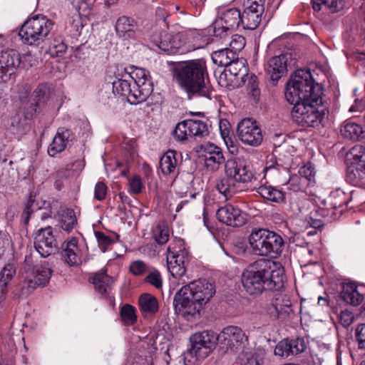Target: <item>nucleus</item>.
Segmentation results:
<instances>
[{
  "label": "nucleus",
  "mask_w": 365,
  "mask_h": 365,
  "mask_svg": "<svg viewBox=\"0 0 365 365\" xmlns=\"http://www.w3.org/2000/svg\"><path fill=\"white\" fill-rule=\"evenodd\" d=\"M241 282L251 296H258L265 290L280 291L284 287V269L273 260L260 259L242 272Z\"/></svg>",
  "instance_id": "f257e3e1"
},
{
  "label": "nucleus",
  "mask_w": 365,
  "mask_h": 365,
  "mask_svg": "<svg viewBox=\"0 0 365 365\" xmlns=\"http://www.w3.org/2000/svg\"><path fill=\"white\" fill-rule=\"evenodd\" d=\"M215 294V285L206 279L190 282L175 293L173 298L175 312L187 321L195 319Z\"/></svg>",
  "instance_id": "f03ea898"
},
{
  "label": "nucleus",
  "mask_w": 365,
  "mask_h": 365,
  "mask_svg": "<svg viewBox=\"0 0 365 365\" xmlns=\"http://www.w3.org/2000/svg\"><path fill=\"white\" fill-rule=\"evenodd\" d=\"M130 71L113 82V92L125 97L129 103L137 105L143 103L153 91V83L150 72L143 68L132 66Z\"/></svg>",
  "instance_id": "7ed1b4c3"
},
{
  "label": "nucleus",
  "mask_w": 365,
  "mask_h": 365,
  "mask_svg": "<svg viewBox=\"0 0 365 365\" xmlns=\"http://www.w3.org/2000/svg\"><path fill=\"white\" fill-rule=\"evenodd\" d=\"M173 77L189 96L209 97L210 91L205 82L208 72L206 61L203 58L179 63L173 68Z\"/></svg>",
  "instance_id": "20e7f679"
},
{
  "label": "nucleus",
  "mask_w": 365,
  "mask_h": 365,
  "mask_svg": "<svg viewBox=\"0 0 365 365\" xmlns=\"http://www.w3.org/2000/svg\"><path fill=\"white\" fill-rule=\"evenodd\" d=\"M309 99L295 103L292 110L294 120L302 126L315 127L328 115V106L323 92Z\"/></svg>",
  "instance_id": "39448f33"
},
{
  "label": "nucleus",
  "mask_w": 365,
  "mask_h": 365,
  "mask_svg": "<svg viewBox=\"0 0 365 365\" xmlns=\"http://www.w3.org/2000/svg\"><path fill=\"white\" fill-rule=\"evenodd\" d=\"M323 92L321 86L313 81L308 70H297L287 84L284 96L289 103L314 98V95Z\"/></svg>",
  "instance_id": "423d86ee"
},
{
  "label": "nucleus",
  "mask_w": 365,
  "mask_h": 365,
  "mask_svg": "<svg viewBox=\"0 0 365 365\" xmlns=\"http://www.w3.org/2000/svg\"><path fill=\"white\" fill-rule=\"evenodd\" d=\"M249 244L254 255L277 258L282 253L284 240L274 232L259 228L252 231Z\"/></svg>",
  "instance_id": "0eeeda50"
},
{
  "label": "nucleus",
  "mask_w": 365,
  "mask_h": 365,
  "mask_svg": "<svg viewBox=\"0 0 365 365\" xmlns=\"http://www.w3.org/2000/svg\"><path fill=\"white\" fill-rule=\"evenodd\" d=\"M190 341L191 346L183 355L185 365H195L205 359L215 349L219 336L212 330H204L192 334Z\"/></svg>",
  "instance_id": "6e6552de"
},
{
  "label": "nucleus",
  "mask_w": 365,
  "mask_h": 365,
  "mask_svg": "<svg viewBox=\"0 0 365 365\" xmlns=\"http://www.w3.org/2000/svg\"><path fill=\"white\" fill-rule=\"evenodd\" d=\"M52 272L51 269L45 263L36 264L32 269H26L22 276V279L15 288V295L26 298L33 293L37 287L46 286L49 282Z\"/></svg>",
  "instance_id": "1a4fd4ad"
},
{
  "label": "nucleus",
  "mask_w": 365,
  "mask_h": 365,
  "mask_svg": "<svg viewBox=\"0 0 365 365\" xmlns=\"http://www.w3.org/2000/svg\"><path fill=\"white\" fill-rule=\"evenodd\" d=\"M53 26V21L47 17L43 15H36L24 22L19 34L25 43L32 45L43 41Z\"/></svg>",
  "instance_id": "9d476101"
},
{
  "label": "nucleus",
  "mask_w": 365,
  "mask_h": 365,
  "mask_svg": "<svg viewBox=\"0 0 365 365\" xmlns=\"http://www.w3.org/2000/svg\"><path fill=\"white\" fill-rule=\"evenodd\" d=\"M190 252L181 238L175 237L167 248V267L171 275L182 277L186 272L185 263L190 260Z\"/></svg>",
  "instance_id": "9b49d317"
},
{
  "label": "nucleus",
  "mask_w": 365,
  "mask_h": 365,
  "mask_svg": "<svg viewBox=\"0 0 365 365\" xmlns=\"http://www.w3.org/2000/svg\"><path fill=\"white\" fill-rule=\"evenodd\" d=\"M347 158L350 164L346 170V180L356 186L365 183V147L354 146Z\"/></svg>",
  "instance_id": "f8f14e48"
},
{
  "label": "nucleus",
  "mask_w": 365,
  "mask_h": 365,
  "mask_svg": "<svg viewBox=\"0 0 365 365\" xmlns=\"http://www.w3.org/2000/svg\"><path fill=\"white\" fill-rule=\"evenodd\" d=\"M208 133V128L205 122L200 120L187 119L176 125L173 136L175 140L184 143L189 138H202Z\"/></svg>",
  "instance_id": "ddd939ff"
},
{
  "label": "nucleus",
  "mask_w": 365,
  "mask_h": 365,
  "mask_svg": "<svg viewBox=\"0 0 365 365\" xmlns=\"http://www.w3.org/2000/svg\"><path fill=\"white\" fill-rule=\"evenodd\" d=\"M242 24L241 13L236 8L224 11L212 24L213 34L223 37L228 32L237 29Z\"/></svg>",
  "instance_id": "4468645a"
},
{
  "label": "nucleus",
  "mask_w": 365,
  "mask_h": 365,
  "mask_svg": "<svg viewBox=\"0 0 365 365\" xmlns=\"http://www.w3.org/2000/svg\"><path fill=\"white\" fill-rule=\"evenodd\" d=\"M241 14L242 25L245 29L254 30L258 27L264 11V0H245Z\"/></svg>",
  "instance_id": "2eb2a0df"
},
{
  "label": "nucleus",
  "mask_w": 365,
  "mask_h": 365,
  "mask_svg": "<svg viewBox=\"0 0 365 365\" xmlns=\"http://www.w3.org/2000/svg\"><path fill=\"white\" fill-rule=\"evenodd\" d=\"M237 134L242 143L253 147L259 145L263 140L261 128L252 118H244L239 122Z\"/></svg>",
  "instance_id": "dca6fc26"
},
{
  "label": "nucleus",
  "mask_w": 365,
  "mask_h": 365,
  "mask_svg": "<svg viewBox=\"0 0 365 365\" xmlns=\"http://www.w3.org/2000/svg\"><path fill=\"white\" fill-rule=\"evenodd\" d=\"M219 342L227 349L236 351L244 347L248 342L245 332L239 327L228 326L218 334Z\"/></svg>",
  "instance_id": "f3484780"
},
{
  "label": "nucleus",
  "mask_w": 365,
  "mask_h": 365,
  "mask_svg": "<svg viewBox=\"0 0 365 365\" xmlns=\"http://www.w3.org/2000/svg\"><path fill=\"white\" fill-rule=\"evenodd\" d=\"M225 174L237 183H247L255 178L250 167L244 161L236 158H230L226 160Z\"/></svg>",
  "instance_id": "a211bd4d"
},
{
  "label": "nucleus",
  "mask_w": 365,
  "mask_h": 365,
  "mask_svg": "<svg viewBox=\"0 0 365 365\" xmlns=\"http://www.w3.org/2000/svg\"><path fill=\"white\" fill-rule=\"evenodd\" d=\"M349 196L341 189H336L322 202V206L317 210L323 217L333 218L336 216L335 210L347 205Z\"/></svg>",
  "instance_id": "6ab92c4d"
},
{
  "label": "nucleus",
  "mask_w": 365,
  "mask_h": 365,
  "mask_svg": "<svg viewBox=\"0 0 365 365\" xmlns=\"http://www.w3.org/2000/svg\"><path fill=\"white\" fill-rule=\"evenodd\" d=\"M34 247L42 257L51 255L57 247L52 227L48 226L39 229L34 237Z\"/></svg>",
  "instance_id": "aec40b11"
},
{
  "label": "nucleus",
  "mask_w": 365,
  "mask_h": 365,
  "mask_svg": "<svg viewBox=\"0 0 365 365\" xmlns=\"http://www.w3.org/2000/svg\"><path fill=\"white\" fill-rule=\"evenodd\" d=\"M204 152L205 168L210 172H217L222 164H225V158L222 148L211 143L201 145Z\"/></svg>",
  "instance_id": "412c9836"
},
{
  "label": "nucleus",
  "mask_w": 365,
  "mask_h": 365,
  "mask_svg": "<svg viewBox=\"0 0 365 365\" xmlns=\"http://www.w3.org/2000/svg\"><path fill=\"white\" fill-rule=\"evenodd\" d=\"M153 41L161 51L168 55L182 53V51H180L182 42L178 34L173 35L163 31L158 36H153Z\"/></svg>",
  "instance_id": "4be33fe9"
},
{
  "label": "nucleus",
  "mask_w": 365,
  "mask_h": 365,
  "mask_svg": "<svg viewBox=\"0 0 365 365\" xmlns=\"http://www.w3.org/2000/svg\"><path fill=\"white\" fill-rule=\"evenodd\" d=\"M365 295V286L355 282H345L341 284L340 296L341 299L354 307L361 304Z\"/></svg>",
  "instance_id": "5701e85b"
},
{
  "label": "nucleus",
  "mask_w": 365,
  "mask_h": 365,
  "mask_svg": "<svg viewBox=\"0 0 365 365\" xmlns=\"http://www.w3.org/2000/svg\"><path fill=\"white\" fill-rule=\"evenodd\" d=\"M216 215L219 221L229 226L241 227L246 222L245 214L238 207L230 204L220 207Z\"/></svg>",
  "instance_id": "b1692460"
},
{
  "label": "nucleus",
  "mask_w": 365,
  "mask_h": 365,
  "mask_svg": "<svg viewBox=\"0 0 365 365\" xmlns=\"http://www.w3.org/2000/svg\"><path fill=\"white\" fill-rule=\"evenodd\" d=\"M19 52L9 49L0 53V80L4 81L9 79L10 76L19 67Z\"/></svg>",
  "instance_id": "393cba45"
},
{
  "label": "nucleus",
  "mask_w": 365,
  "mask_h": 365,
  "mask_svg": "<svg viewBox=\"0 0 365 365\" xmlns=\"http://www.w3.org/2000/svg\"><path fill=\"white\" fill-rule=\"evenodd\" d=\"M305 349L306 344L303 339H284L277 344L274 353L276 356L286 358L291 355L300 354Z\"/></svg>",
  "instance_id": "a878e982"
},
{
  "label": "nucleus",
  "mask_w": 365,
  "mask_h": 365,
  "mask_svg": "<svg viewBox=\"0 0 365 365\" xmlns=\"http://www.w3.org/2000/svg\"><path fill=\"white\" fill-rule=\"evenodd\" d=\"M289 56L288 53H282L268 61L266 71L273 82H277L286 73Z\"/></svg>",
  "instance_id": "bb28decb"
},
{
  "label": "nucleus",
  "mask_w": 365,
  "mask_h": 365,
  "mask_svg": "<svg viewBox=\"0 0 365 365\" xmlns=\"http://www.w3.org/2000/svg\"><path fill=\"white\" fill-rule=\"evenodd\" d=\"M71 139L72 132L70 130L64 128H58L51 143L48 146V155L54 157L58 153L63 152Z\"/></svg>",
  "instance_id": "cd10ccee"
},
{
  "label": "nucleus",
  "mask_w": 365,
  "mask_h": 365,
  "mask_svg": "<svg viewBox=\"0 0 365 365\" xmlns=\"http://www.w3.org/2000/svg\"><path fill=\"white\" fill-rule=\"evenodd\" d=\"M137 29L136 21L133 18L126 16L119 17L115 24V31L117 35L125 39L135 38Z\"/></svg>",
  "instance_id": "c85d7f7f"
},
{
  "label": "nucleus",
  "mask_w": 365,
  "mask_h": 365,
  "mask_svg": "<svg viewBox=\"0 0 365 365\" xmlns=\"http://www.w3.org/2000/svg\"><path fill=\"white\" fill-rule=\"evenodd\" d=\"M212 59L218 66L228 67L230 72H233L232 66H242V62L238 61L237 56H235V53L227 48L214 51L212 53Z\"/></svg>",
  "instance_id": "c756f323"
},
{
  "label": "nucleus",
  "mask_w": 365,
  "mask_h": 365,
  "mask_svg": "<svg viewBox=\"0 0 365 365\" xmlns=\"http://www.w3.org/2000/svg\"><path fill=\"white\" fill-rule=\"evenodd\" d=\"M179 165L178 154L175 150H170L167 151L160 160V168L165 175L177 174Z\"/></svg>",
  "instance_id": "7c9ffc66"
},
{
  "label": "nucleus",
  "mask_w": 365,
  "mask_h": 365,
  "mask_svg": "<svg viewBox=\"0 0 365 365\" xmlns=\"http://www.w3.org/2000/svg\"><path fill=\"white\" fill-rule=\"evenodd\" d=\"M340 133L343 138L354 141L365 138V130L361 125L351 120H346L342 124Z\"/></svg>",
  "instance_id": "2f4dec72"
},
{
  "label": "nucleus",
  "mask_w": 365,
  "mask_h": 365,
  "mask_svg": "<svg viewBox=\"0 0 365 365\" xmlns=\"http://www.w3.org/2000/svg\"><path fill=\"white\" fill-rule=\"evenodd\" d=\"M16 274V267L12 264H6L0 272V304L6 299L8 284Z\"/></svg>",
  "instance_id": "473e14b6"
},
{
  "label": "nucleus",
  "mask_w": 365,
  "mask_h": 365,
  "mask_svg": "<svg viewBox=\"0 0 365 365\" xmlns=\"http://www.w3.org/2000/svg\"><path fill=\"white\" fill-rule=\"evenodd\" d=\"M92 282L94 284L96 290L101 296L106 297L109 295L113 279L107 274L106 270H101L99 272L96 273L92 278Z\"/></svg>",
  "instance_id": "72a5a7b5"
},
{
  "label": "nucleus",
  "mask_w": 365,
  "mask_h": 365,
  "mask_svg": "<svg viewBox=\"0 0 365 365\" xmlns=\"http://www.w3.org/2000/svg\"><path fill=\"white\" fill-rule=\"evenodd\" d=\"M77 244V240L73 238L63 245L62 257L69 266L78 265L81 262Z\"/></svg>",
  "instance_id": "f704fd0d"
},
{
  "label": "nucleus",
  "mask_w": 365,
  "mask_h": 365,
  "mask_svg": "<svg viewBox=\"0 0 365 365\" xmlns=\"http://www.w3.org/2000/svg\"><path fill=\"white\" fill-rule=\"evenodd\" d=\"M257 192L264 199L277 203L284 201L285 192L269 185H263L257 188Z\"/></svg>",
  "instance_id": "c9c22d12"
},
{
  "label": "nucleus",
  "mask_w": 365,
  "mask_h": 365,
  "mask_svg": "<svg viewBox=\"0 0 365 365\" xmlns=\"http://www.w3.org/2000/svg\"><path fill=\"white\" fill-rule=\"evenodd\" d=\"M264 356L265 353L262 349L242 351L238 356V364L240 365H262Z\"/></svg>",
  "instance_id": "e433bc0d"
},
{
  "label": "nucleus",
  "mask_w": 365,
  "mask_h": 365,
  "mask_svg": "<svg viewBox=\"0 0 365 365\" xmlns=\"http://www.w3.org/2000/svg\"><path fill=\"white\" fill-rule=\"evenodd\" d=\"M216 188L227 200L231 199L239 192L237 183L227 176L217 181Z\"/></svg>",
  "instance_id": "4c0bfd02"
},
{
  "label": "nucleus",
  "mask_w": 365,
  "mask_h": 365,
  "mask_svg": "<svg viewBox=\"0 0 365 365\" xmlns=\"http://www.w3.org/2000/svg\"><path fill=\"white\" fill-rule=\"evenodd\" d=\"M139 307L143 313L153 314L158 310V302L151 294H143L139 297Z\"/></svg>",
  "instance_id": "58836bf2"
},
{
  "label": "nucleus",
  "mask_w": 365,
  "mask_h": 365,
  "mask_svg": "<svg viewBox=\"0 0 365 365\" xmlns=\"http://www.w3.org/2000/svg\"><path fill=\"white\" fill-rule=\"evenodd\" d=\"M314 11H320L322 6L330 9L333 12L342 9L344 6L343 0H312Z\"/></svg>",
  "instance_id": "ea45409f"
},
{
  "label": "nucleus",
  "mask_w": 365,
  "mask_h": 365,
  "mask_svg": "<svg viewBox=\"0 0 365 365\" xmlns=\"http://www.w3.org/2000/svg\"><path fill=\"white\" fill-rule=\"evenodd\" d=\"M120 316L124 324L130 326L137 321L135 309L132 305L126 304L123 305L120 311Z\"/></svg>",
  "instance_id": "a19ab883"
},
{
  "label": "nucleus",
  "mask_w": 365,
  "mask_h": 365,
  "mask_svg": "<svg viewBox=\"0 0 365 365\" xmlns=\"http://www.w3.org/2000/svg\"><path fill=\"white\" fill-rule=\"evenodd\" d=\"M291 304L289 301H286L284 304L279 303V299H275L272 306L268 309V314L274 318H279L283 313H288L290 310Z\"/></svg>",
  "instance_id": "79ce46f5"
},
{
  "label": "nucleus",
  "mask_w": 365,
  "mask_h": 365,
  "mask_svg": "<svg viewBox=\"0 0 365 365\" xmlns=\"http://www.w3.org/2000/svg\"><path fill=\"white\" fill-rule=\"evenodd\" d=\"M61 227L67 231L70 232L77 223V219L75 215V212L72 209H67L63 212L61 218Z\"/></svg>",
  "instance_id": "37998d69"
},
{
  "label": "nucleus",
  "mask_w": 365,
  "mask_h": 365,
  "mask_svg": "<svg viewBox=\"0 0 365 365\" xmlns=\"http://www.w3.org/2000/svg\"><path fill=\"white\" fill-rule=\"evenodd\" d=\"M67 50V45L62 37L59 36L53 39L49 51L52 56L61 57L65 54Z\"/></svg>",
  "instance_id": "c03bdc74"
},
{
  "label": "nucleus",
  "mask_w": 365,
  "mask_h": 365,
  "mask_svg": "<svg viewBox=\"0 0 365 365\" xmlns=\"http://www.w3.org/2000/svg\"><path fill=\"white\" fill-rule=\"evenodd\" d=\"M154 238L158 244L163 245L169 240V228L165 225H158L154 231Z\"/></svg>",
  "instance_id": "a18cd8bd"
},
{
  "label": "nucleus",
  "mask_w": 365,
  "mask_h": 365,
  "mask_svg": "<svg viewBox=\"0 0 365 365\" xmlns=\"http://www.w3.org/2000/svg\"><path fill=\"white\" fill-rule=\"evenodd\" d=\"M246 43L245 38L240 35H234L229 43V50L238 56V53L243 49Z\"/></svg>",
  "instance_id": "49530a36"
},
{
  "label": "nucleus",
  "mask_w": 365,
  "mask_h": 365,
  "mask_svg": "<svg viewBox=\"0 0 365 365\" xmlns=\"http://www.w3.org/2000/svg\"><path fill=\"white\" fill-rule=\"evenodd\" d=\"M306 185V182H304L303 179L299 176L295 175L291 177L284 185L286 186L287 189L294 192H297L302 191L304 189Z\"/></svg>",
  "instance_id": "de8ad7c7"
},
{
  "label": "nucleus",
  "mask_w": 365,
  "mask_h": 365,
  "mask_svg": "<svg viewBox=\"0 0 365 365\" xmlns=\"http://www.w3.org/2000/svg\"><path fill=\"white\" fill-rule=\"evenodd\" d=\"M339 324L345 327H349L354 321V315L348 309L341 310L338 316Z\"/></svg>",
  "instance_id": "09e8293b"
},
{
  "label": "nucleus",
  "mask_w": 365,
  "mask_h": 365,
  "mask_svg": "<svg viewBox=\"0 0 365 365\" xmlns=\"http://www.w3.org/2000/svg\"><path fill=\"white\" fill-rule=\"evenodd\" d=\"M129 269L133 275L140 276L144 274L148 270V266L143 261L136 260L130 264Z\"/></svg>",
  "instance_id": "8fccbe9b"
},
{
  "label": "nucleus",
  "mask_w": 365,
  "mask_h": 365,
  "mask_svg": "<svg viewBox=\"0 0 365 365\" xmlns=\"http://www.w3.org/2000/svg\"><path fill=\"white\" fill-rule=\"evenodd\" d=\"M145 281L157 289L161 288L163 285L160 273L157 269L150 271L145 277Z\"/></svg>",
  "instance_id": "3c124183"
},
{
  "label": "nucleus",
  "mask_w": 365,
  "mask_h": 365,
  "mask_svg": "<svg viewBox=\"0 0 365 365\" xmlns=\"http://www.w3.org/2000/svg\"><path fill=\"white\" fill-rule=\"evenodd\" d=\"M130 192L133 194H139L144 188L141 178L139 176H133L128 180Z\"/></svg>",
  "instance_id": "603ef678"
},
{
  "label": "nucleus",
  "mask_w": 365,
  "mask_h": 365,
  "mask_svg": "<svg viewBox=\"0 0 365 365\" xmlns=\"http://www.w3.org/2000/svg\"><path fill=\"white\" fill-rule=\"evenodd\" d=\"M96 237L101 251L103 252H106L108 247L112 244L113 240L101 232H96Z\"/></svg>",
  "instance_id": "864d4df0"
},
{
  "label": "nucleus",
  "mask_w": 365,
  "mask_h": 365,
  "mask_svg": "<svg viewBox=\"0 0 365 365\" xmlns=\"http://www.w3.org/2000/svg\"><path fill=\"white\" fill-rule=\"evenodd\" d=\"M299 174L304 182H306L307 185L309 182H311L314 178V171L311 164H307L299 170Z\"/></svg>",
  "instance_id": "5fc2aeb1"
},
{
  "label": "nucleus",
  "mask_w": 365,
  "mask_h": 365,
  "mask_svg": "<svg viewBox=\"0 0 365 365\" xmlns=\"http://www.w3.org/2000/svg\"><path fill=\"white\" fill-rule=\"evenodd\" d=\"M34 95L38 101V103H44L48 95V86L45 84L39 85L34 91Z\"/></svg>",
  "instance_id": "6e6d98bb"
},
{
  "label": "nucleus",
  "mask_w": 365,
  "mask_h": 365,
  "mask_svg": "<svg viewBox=\"0 0 365 365\" xmlns=\"http://www.w3.org/2000/svg\"><path fill=\"white\" fill-rule=\"evenodd\" d=\"M72 174L71 169L68 168V166L66 168H61L56 173V181L55 182V186L58 190H60L61 187V185L59 182V180H63L64 178H67L70 177Z\"/></svg>",
  "instance_id": "4d7b16f0"
},
{
  "label": "nucleus",
  "mask_w": 365,
  "mask_h": 365,
  "mask_svg": "<svg viewBox=\"0 0 365 365\" xmlns=\"http://www.w3.org/2000/svg\"><path fill=\"white\" fill-rule=\"evenodd\" d=\"M108 187L103 182L96 183L94 190V197L97 200L101 201L106 197Z\"/></svg>",
  "instance_id": "13d9d810"
},
{
  "label": "nucleus",
  "mask_w": 365,
  "mask_h": 365,
  "mask_svg": "<svg viewBox=\"0 0 365 365\" xmlns=\"http://www.w3.org/2000/svg\"><path fill=\"white\" fill-rule=\"evenodd\" d=\"M19 66L24 68L31 67L35 63L36 60L30 52H27L23 55L19 53Z\"/></svg>",
  "instance_id": "bf43d9fd"
},
{
  "label": "nucleus",
  "mask_w": 365,
  "mask_h": 365,
  "mask_svg": "<svg viewBox=\"0 0 365 365\" xmlns=\"http://www.w3.org/2000/svg\"><path fill=\"white\" fill-rule=\"evenodd\" d=\"M34 202V200L32 198V196H30L21 215L23 222L25 225L29 223L30 215L34 212V209L32 208Z\"/></svg>",
  "instance_id": "052dcab7"
},
{
  "label": "nucleus",
  "mask_w": 365,
  "mask_h": 365,
  "mask_svg": "<svg viewBox=\"0 0 365 365\" xmlns=\"http://www.w3.org/2000/svg\"><path fill=\"white\" fill-rule=\"evenodd\" d=\"M356 338L359 349H365V324H359L356 329Z\"/></svg>",
  "instance_id": "680f3d73"
},
{
  "label": "nucleus",
  "mask_w": 365,
  "mask_h": 365,
  "mask_svg": "<svg viewBox=\"0 0 365 365\" xmlns=\"http://www.w3.org/2000/svg\"><path fill=\"white\" fill-rule=\"evenodd\" d=\"M279 170V165L276 163V160L274 159H271L266 162L265 167L264 168V172L265 175H274L275 173H277Z\"/></svg>",
  "instance_id": "e2e57ef3"
},
{
  "label": "nucleus",
  "mask_w": 365,
  "mask_h": 365,
  "mask_svg": "<svg viewBox=\"0 0 365 365\" xmlns=\"http://www.w3.org/2000/svg\"><path fill=\"white\" fill-rule=\"evenodd\" d=\"M222 123H223L222 121H221L220 123V128L221 130L222 137L225 140V143L227 145V149H228L229 152L232 153V154H234V153H237V147L233 143V142L231 140L230 138H229L230 144L228 143V141L225 139V137L228 136L229 131L228 130H222Z\"/></svg>",
  "instance_id": "0e129e2a"
},
{
  "label": "nucleus",
  "mask_w": 365,
  "mask_h": 365,
  "mask_svg": "<svg viewBox=\"0 0 365 365\" xmlns=\"http://www.w3.org/2000/svg\"><path fill=\"white\" fill-rule=\"evenodd\" d=\"M247 88L250 93L255 98L259 96V91L258 88V83L256 76H252L247 83Z\"/></svg>",
  "instance_id": "69168bd1"
},
{
  "label": "nucleus",
  "mask_w": 365,
  "mask_h": 365,
  "mask_svg": "<svg viewBox=\"0 0 365 365\" xmlns=\"http://www.w3.org/2000/svg\"><path fill=\"white\" fill-rule=\"evenodd\" d=\"M311 205V201L309 199L305 198L300 201L299 203H297L296 205L297 207L299 212L304 215L308 212Z\"/></svg>",
  "instance_id": "338daca9"
},
{
  "label": "nucleus",
  "mask_w": 365,
  "mask_h": 365,
  "mask_svg": "<svg viewBox=\"0 0 365 365\" xmlns=\"http://www.w3.org/2000/svg\"><path fill=\"white\" fill-rule=\"evenodd\" d=\"M9 243V239L7 237V235L0 231V250H2L6 245Z\"/></svg>",
  "instance_id": "774afa93"
}]
</instances>
